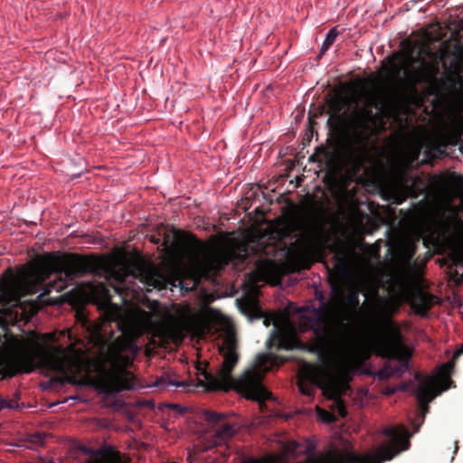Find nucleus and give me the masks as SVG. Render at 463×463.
I'll return each mask as SVG.
<instances>
[{
	"mask_svg": "<svg viewBox=\"0 0 463 463\" xmlns=\"http://www.w3.org/2000/svg\"><path fill=\"white\" fill-rule=\"evenodd\" d=\"M57 279H58V281H55L53 284H51L52 288H50V290H52V288H53L56 291H61L66 288V285L69 281H65L64 284L62 285L63 286L62 288L59 289L58 286H60V279L59 278H57Z\"/></svg>",
	"mask_w": 463,
	"mask_h": 463,
	"instance_id": "29",
	"label": "nucleus"
},
{
	"mask_svg": "<svg viewBox=\"0 0 463 463\" xmlns=\"http://www.w3.org/2000/svg\"><path fill=\"white\" fill-rule=\"evenodd\" d=\"M378 106L376 99L370 98L362 106L354 105L346 114L341 113L342 105L338 101H333L327 121L329 128L346 137L353 146L364 148L374 133L376 118L373 109H378Z\"/></svg>",
	"mask_w": 463,
	"mask_h": 463,
	"instance_id": "6",
	"label": "nucleus"
},
{
	"mask_svg": "<svg viewBox=\"0 0 463 463\" xmlns=\"http://www.w3.org/2000/svg\"><path fill=\"white\" fill-rule=\"evenodd\" d=\"M330 371L326 366L306 364L299 371L298 387L299 392L306 396H313L316 387L328 392L330 386Z\"/></svg>",
	"mask_w": 463,
	"mask_h": 463,
	"instance_id": "11",
	"label": "nucleus"
},
{
	"mask_svg": "<svg viewBox=\"0 0 463 463\" xmlns=\"http://www.w3.org/2000/svg\"><path fill=\"white\" fill-rule=\"evenodd\" d=\"M76 318L80 323H81V326L84 327L85 331L89 333V336L92 342L100 345L102 348L107 345V340L101 334L102 328L99 324H91L80 311L77 312Z\"/></svg>",
	"mask_w": 463,
	"mask_h": 463,
	"instance_id": "16",
	"label": "nucleus"
},
{
	"mask_svg": "<svg viewBox=\"0 0 463 463\" xmlns=\"http://www.w3.org/2000/svg\"><path fill=\"white\" fill-rule=\"evenodd\" d=\"M227 264L223 255L213 254L199 260L194 269L200 278H216Z\"/></svg>",
	"mask_w": 463,
	"mask_h": 463,
	"instance_id": "13",
	"label": "nucleus"
},
{
	"mask_svg": "<svg viewBox=\"0 0 463 463\" xmlns=\"http://www.w3.org/2000/svg\"><path fill=\"white\" fill-rule=\"evenodd\" d=\"M18 405H17L16 402H14V401H6V400H5V399L0 397V411L4 408L14 409Z\"/></svg>",
	"mask_w": 463,
	"mask_h": 463,
	"instance_id": "27",
	"label": "nucleus"
},
{
	"mask_svg": "<svg viewBox=\"0 0 463 463\" xmlns=\"http://www.w3.org/2000/svg\"><path fill=\"white\" fill-rule=\"evenodd\" d=\"M329 248V235L321 224H311L302 232L299 254L305 257L322 256Z\"/></svg>",
	"mask_w": 463,
	"mask_h": 463,
	"instance_id": "12",
	"label": "nucleus"
},
{
	"mask_svg": "<svg viewBox=\"0 0 463 463\" xmlns=\"http://www.w3.org/2000/svg\"><path fill=\"white\" fill-rule=\"evenodd\" d=\"M87 301L105 307L111 303L110 291L105 282H89L84 289Z\"/></svg>",
	"mask_w": 463,
	"mask_h": 463,
	"instance_id": "15",
	"label": "nucleus"
},
{
	"mask_svg": "<svg viewBox=\"0 0 463 463\" xmlns=\"http://www.w3.org/2000/svg\"><path fill=\"white\" fill-rule=\"evenodd\" d=\"M449 183L458 189H463V175L457 173H452L449 176Z\"/></svg>",
	"mask_w": 463,
	"mask_h": 463,
	"instance_id": "26",
	"label": "nucleus"
},
{
	"mask_svg": "<svg viewBox=\"0 0 463 463\" xmlns=\"http://www.w3.org/2000/svg\"><path fill=\"white\" fill-rule=\"evenodd\" d=\"M401 290L398 294L390 298H382L374 310L372 319H376L379 310L383 307L386 301H392L401 307L403 302H408L413 312L420 317H426L429 310L435 303L436 297L430 293L425 292L420 288H410L403 282L400 283ZM400 308L394 313L396 314Z\"/></svg>",
	"mask_w": 463,
	"mask_h": 463,
	"instance_id": "10",
	"label": "nucleus"
},
{
	"mask_svg": "<svg viewBox=\"0 0 463 463\" xmlns=\"http://www.w3.org/2000/svg\"><path fill=\"white\" fill-rule=\"evenodd\" d=\"M313 313V317L303 316L302 319L305 326L314 334L308 350L322 357L327 351L341 348L345 344V336L341 332L335 331L329 325L330 310L326 305L314 307Z\"/></svg>",
	"mask_w": 463,
	"mask_h": 463,
	"instance_id": "8",
	"label": "nucleus"
},
{
	"mask_svg": "<svg viewBox=\"0 0 463 463\" xmlns=\"http://www.w3.org/2000/svg\"><path fill=\"white\" fill-rule=\"evenodd\" d=\"M353 254L352 250L345 249H341L335 253L334 269L338 276H345L348 273Z\"/></svg>",
	"mask_w": 463,
	"mask_h": 463,
	"instance_id": "19",
	"label": "nucleus"
},
{
	"mask_svg": "<svg viewBox=\"0 0 463 463\" xmlns=\"http://www.w3.org/2000/svg\"><path fill=\"white\" fill-rule=\"evenodd\" d=\"M226 418L225 413L216 412L210 410L202 411L201 419L204 420L210 427H215Z\"/></svg>",
	"mask_w": 463,
	"mask_h": 463,
	"instance_id": "22",
	"label": "nucleus"
},
{
	"mask_svg": "<svg viewBox=\"0 0 463 463\" xmlns=\"http://www.w3.org/2000/svg\"><path fill=\"white\" fill-rule=\"evenodd\" d=\"M411 385H413V383H412V382L403 383L401 385V389H402V390H407Z\"/></svg>",
	"mask_w": 463,
	"mask_h": 463,
	"instance_id": "32",
	"label": "nucleus"
},
{
	"mask_svg": "<svg viewBox=\"0 0 463 463\" xmlns=\"http://www.w3.org/2000/svg\"><path fill=\"white\" fill-rule=\"evenodd\" d=\"M106 278H114L118 284H123L126 274L120 270L109 268L107 262L93 255H81L74 252L63 253L61 256L47 254L37 260L35 265L26 274V278L34 279L37 282H43L52 275L60 279L62 288L65 281H72L87 274L101 275Z\"/></svg>",
	"mask_w": 463,
	"mask_h": 463,
	"instance_id": "4",
	"label": "nucleus"
},
{
	"mask_svg": "<svg viewBox=\"0 0 463 463\" xmlns=\"http://www.w3.org/2000/svg\"><path fill=\"white\" fill-rule=\"evenodd\" d=\"M343 278L337 277L335 278V280H341Z\"/></svg>",
	"mask_w": 463,
	"mask_h": 463,
	"instance_id": "35",
	"label": "nucleus"
},
{
	"mask_svg": "<svg viewBox=\"0 0 463 463\" xmlns=\"http://www.w3.org/2000/svg\"><path fill=\"white\" fill-rule=\"evenodd\" d=\"M176 242L181 243L184 241V234L180 231H175L174 234Z\"/></svg>",
	"mask_w": 463,
	"mask_h": 463,
	"instance_id": "31",
	"label": "nucleus"
},
{
	"mask_svg": "<svg viewBox=\"0 0 463 463\" xmlns=\"http://www.w3.org/2000/svg\"><path fill=\"white\" fill-rule=\"evenodd\" d=\"M439 69L436 61H428L424 58L420 60V66L407 71L406 75L413 84L429 83L436 79Z\"/></svg>",
	"mask_w": 463,
	"mask_h": 463,
	"instance_id": "14",
	"label": "nucleus"
},
{
	"mask_svg": "<svg viewBox=\"0 0 463 463\" xmlns=\"http://www.w3.org/2000/svg\"><path fill=\"white\" fill-rule=\"evenodd\" d=\"M416 250V246L412 243L405 244L400 248V257L406 265H416V262L413 260Z\"/></svg>",
	"mask_w": 463,
	"mask_h": 463,
	"instance_id": "23",
	"label": "nucleus"
},
{
	"mask_svg": "<svg viewBox=\"0 0 463 463\" xmlns=\"http://www.w3.org/2000/svg\"><path fill=\"white\" fill-rule=\"evenodd\" d=\"M149 280H150V281L148 282V284H149V285H153V286H155V287H156V286H157L158 281H157V279H155V278H150V279H149Z\"/></svg>",
	"mask_w": 463,
	"mask_h": 463,
	"instance_id": "33",
	"label": "nucleus"
},
{
	"mask_svg": "<svg viewBox=\"0 0 463 463\" xmlns=\"http://www.w3.org/2000/svg\"><path fill=\"white\" fill-rule=\"evenodd\" d=\"M234 435L233 425L231 423H223L221 428L213 434L209 435L207 439V449L222 446L226 444L227 440Z\"/></svg>",
	"mask_w": 463,
	"mask_h": 463,
	"instance_id": "17",
	"label": "nucleus"
},
{
	"mask_svg": "<svg viewBox=\"0 0 463 463\" xmlns=\"http://www.w3.org/2000/svg\"><path fill=\"white\" fill-rule=\"evenodd\" d=\"M167 407H169L172 410L175 411L179 414H184L186 411V408L181 406L180 404H176V403L168 404Z\"/></svg>",
	"mask_w": 463,
	"mask_h": 463,
	"instance_id": "28",
	"label": "nucleus"
},
{
	"mask_svg": "<svg viewBox=\"0 0 463 463\" xmlns=\"http://www.w3.org/2000/svg\"><path fill=\"white\" fill-rule=\"evenodd\" d=\"M419 430V426H417L415 429H414V431L417 432Z\"/></svg>",
	"mask_w": 463,
	"mask_h": 463,
	"instance_id": "34",
	"label": "nucleus"
},
{
	"mask_svg": "<svg viewBox=\"0 0 463 463\" xmlns=\"http://www.w3.org/2000/svg\"><path fill=\"white\" fill-rule=\"evenodd\" d=\"M329 392L331 393L328 394V398L335 400V408L336 412L340 417L345 418L347 415V410L344 401L338 396L336 391L334 388L330 387Z\"/></svg>",
	"mask_w": 463,
	"mask_h": 463,
	"instance_id": "24",
	"label": "nucleus"
},
{
	"mask_svg": "<svg viewBox=\"0 0 463 463\" xmlns=\"http://www.w3.org/2000/svg\"><path fill=\"white\" fill-rule=\"evenodd\" d=\"M166 386H175V387L185 386V383L178 382V381H175V380H168L166 382Z\"/></svg>",
	"mask_w": 463,
	"mask_h": 463,
	"instance_id": "30",
	"label": "nucleus"
},
{
	"mask_svg": "<svg viewBox=\"0 0 463 463\" xmlns=\"http://www.w3.org/2000/svg\"><path fill=\"white\" fill-rule=\"evenodd\" d=\"M237 347V341L233 336L225 337L219 348L223 358L221 368L216 374L203 371L204 381L199 380L198 384L205 387L207 391L227 392L233 389L246 399L256 401L262 406L272 395L263 385L265 373L273 364L271 357L267 354H257L254 364L240 377L233 378L232 371L239 362Z\"/></svg>",
	"mask_w": 463,
	"mask_h": 463,
	"instance_id": "2",
	"label": "nucleus"
},
{
	"mask_svg": "<svg viewBox=\"0 0 463 463\" xmlns=\"http://www.w3.org/2000/svg\"><path fill=\"white\" fill-rule=\"evenodd\" d=\"M398 308L399 305L396 303L386 301L379 310L376 319H372L370 323L375 354L393 360L382 371V374L386 377H401L410 368L411 354L403 345L401 330L392 319Z\"/></svg>",
	"mask_w": 463,
	"mask_h": 463,
	"instance_id": "5",
	"label": "nucleus"
},
{
	"mask_svg": "<svg viewBox=\"0 0 463 463\" xmlns=\"http://www.w3.org/2000/svg\"><path fill=\"white\" fill-rule=\"evenodd\" d=\"M59 374L58 381L73 385H85L82 373L86 369L83 352L67 354L61 347L52 351L47 347L24 348L17 352H0V373L3 378H12L21 373H31L36 366Z\"/></svg>",
	"mask_w": 463,
	"mask_h": 463,
	"instance_id": "3",
	"label": "nucleus"
},
{
	"mask_svg": "<svg viewBox=\"0 0 463 463\" xmlns=\"http://www.w3.org/2000/svg\"><path fill=\"white\" fill-rule=\"evenodd\" d=\"M461 277L463 278V274L461 275Z\"/></svg>",
	"mask_w": 463,
	"mask_h": 463,
	"instance_id": "36",
	"label": "nucleus"
},
{
	"mask_svg": "<svg viewBox=\"0 0 463 463\" xmlns=\"http://www.w3.org/2000/svg\"><path fill=\"white\" fill-rule=\"evenodd\" d=\"M463 354V345L457 350L451 361L442 364L437 369L436 375H430L423 377L420 372H415L414 379L419 383L414 386V394L417 398L419 405L422 408L424 412L429 411L428 404L442 392L447 391L453 382L450 376L454 370V360L459 355Z\"/></svg>",
	"mask_w": 463,
	"mask_h": 463,
	"instance_id": "9",
	"label": "nucleus"
},
{
	"mask_svg": "<svg viewBox=\"0 0 463 463\" xmlns=\"http://www.w3.org/2000/svg\"><path fill=\"white\" fill-rule=\"evenodd\" d=\"M134 349V341L124 335L108 345L106 362L110 368L99 365L97 379V385L103 392L113 393L135 388V377L127 370L132 364V358L123 354L125 351Z\"/></svg>",
	"mask_w": 463,
	"mask_h": 463,
	"instance_id": "7",
	"label": "nucleus"
},
{
	"mask_svg": "<svg viewBox=\"0 0 463 463\" xmlns=\"http://www.w3.org/2000/svg\"><path fill=\"white\" fill-rule=\"evenodd\" d=\"M404 60V54L401 52H397L388 57V71L390 74L398 78L400 76L402 71V63Z\"/></svg>",
	"mask_w": 463,
	"mask_h": 463,
	"instance_id": "21",
	"label": "nucleus"
},
{
	"mask_svg": "<svg viewBox=\"0 0 463 463\" xmlns=\"http://www.w3.org/2000/svg\"><path fill=\"white\" fill-rule=\"evenodd\" d=\"M269 342H272L278 350H294L302 346L297 336L285 333H275Z\"/></svg>",
	"mask_w": 463,
	"mask_h": 463,
	"instance_id": "18",
	"label": "nucleus"
},
{
	"mask_svg": "<svg viewBox=\"0 0 463 463\" xmlns=\"http://www.w3.org/2000/svg\"><path fill=\"white\" fill-rule=\"evenodd\" d=\"M333 290L335 293H337L338 298H341L349 307L355 309L359 307L360 291L357 287H352L346 296L344 295L342 289L337 286H335Z\"/></svg>",
	"mask_w": 463,
	"mask_h": 463,
	"instance_id": "20",
	"label": "nucleus"
},
{
	"mask_svg": "<svg viewBox=\"0 0 463 463\" xmlns=\"http://www.w3.org/2000/svg\"><path fill=\"white\" fill-rule=\"evenodd\" d=\"M383 434L389 438V443L382 445L373 454H358L351 441L339 436L321 451L312 440H307L305 449L298 451L300 444L293 440L285 444L277 455L285 454L287 463H382L409 449L410 434L405 427H386Z\"/></svg>",
	"mask_w": 463,
	"mask_h": 463,
	"instance_id": "1",
	"label": "nucleus"
},
{
	"mask_svg": "<svg viewBox=\"0 0 463 463\" xmlns=\"http://www.w3.org/2000/svg\"><path fill=\"white\" fill-rule=\"evenodd\" d=\"M338 34L339 32L336 30V28H332L326 33V39L321 47V53H325L333 45Z\"/></svg>",
	"mask_w": 463,
	"mask_h": 463,
	"instance_id": "25",
	"label": "nucleus"
}]
</instances>
